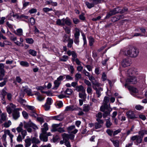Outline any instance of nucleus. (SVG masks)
I'll return each instance as SVG.
<instances>
[{"mask_svg": "<svg viewBox=\"0 0 147 147\" xmlns=\"http://www.w3.org/2000/svg\"><path fill=\"white\" fill-rule=\"evenodd\" d=\"M76 90L78 92L81 91V92H82L85 91V90L84 89L82 85L76 86Z\"/></svg>", "mask_w": 147, "mask_h": 147, "instance_id": "473e14b6", "label": "nucleus"}, {"mask_svg": "<svg viewBox=\"0 0 147 147\" xmlns=\"http://www.w3.org/2000/svg\"><path fill=\"white\" fill-rule=\"evenodd\" d=\"M4 134L3 135L2 138L4 141H5L6 138V135H8L11 140V142H13V138L14 137V135L10 132V131L8 129L5 130L4 131Z\"/></svg>", "mask_w": 147, "mask_h": 147, "instance_id": "f03ea898", "label": "nucleus"}, {"mask_svg": "<svg viewBox=\"0 0 147 147\" xmlns=\"http://www.w3.org/2000/svg\"><path fill=\"white\" fill-rule=\"evenodd\" d=\"M109 101V98L108 97L105 96L103 102V104L108 105L107 103Z\"/></svg>", "mask_w": 147, "mask_h": 147, "instance_id": "37998d69", "label": "nucleus"}, {"mask_svg": "<svg viewBox=\"0 0 147 147\" xmlns=\"http://www.w3.org/2000/svg\"><path fill=\"white\" fill-rule=\"evenodd\" d=\"M84 83L88 86V87L91 86V83L88 80L86 79H84Z\"/></svg>", "mask_w": 147, "mask_h": 147, "instance_id": "338daca9", "label": "nucleus"}, {"mask_svg": "<svg viewBox=\"0 0 147 147\" xmlns=\"http://www.w3.org/2000/svg\"><path fill=\"white\" fill-rule=\"evenodd\" d=\"M73 92V90L71 89L67 88L64 91V93L67 95H70Z\"/></svg>", "mask_w": 147, "mask_h": 147, "instance_id": "5701e85b", "label": "nucleus"}, {"mask_svg": "<svg viewBox=\"0 0 147 147\" xmlns=\"http://www.w3.org/2000/svg\"><path fill=\"white\" fill-rule=\"evenodd\" d=\"M16 80L18 83L22 84L23 83L22 80L20 76H17L16 78Z\"/></svg>", "mask_w": 147, "mask_h": 147, "instance_id": "864d4df0", "label": "nucleus"}, {"mask_svg": "<svg viewBox=\"0 0 147 147\" xmlns=\"http://www.w3.org/2000/svg\"><path fill=\"white\" fill-rule=\"evenodd\" d=\"M143 138L142 137L139 135L132 136L131 138L130 139L133 141L136 140V144L138 145V144H140L142 143Z\"/></svg>", "mask_w": 147, "mask_h": 147, "instance_id": "20e7f679", "label": "nucleus"}, {"mask_svg": "<svg viewBox=\"0 0 147 147\" xmlns=\"http://www.w3.org/2000/svg\"><path fill=\"white\" fill-rule=\"evenodd\" d=\"M52 102V99L51 98H48L46 104L51 105Z\"/></svg>", "mask_w": 147, "mask_h": 147, "instance_id": "e2e57ef3", "label": "nucleus"}, {"mask_svg": "<svg viewBox=\"0 0 147 147\" xmlns=\"http://www.w3.org/2000/svg\"><path fill=\"white\" fill-rule=\"evenodd\" d=\"M4 65L3 63H0V81L3 80V77L5 76V71L4 69Z\"/></svg>", "mask_w": 147, "mask_h": 147, "instance_id": "39448f33", "label": "nucleus"}, {"mask_svg": "<svg viewBox=\"0 0 147 147\" xmlns=\"http://www.w3.org/2000/svg\"><path fill=\"white\" fill-rule=\"evenodd\" d=\"M60 126V124H53L52 125V128L51 129V131L52 132L57 131L58 129V127Z\"/></svg>", "mask_w": 147, "mask_h": 147, "instance_id": "4468645a", "label": "nucleus"}, {"mask_svg": "<svg viewBox=\"0 0 147 147\" xmlns=\"http://www.w3.org/2000/svg\"><path fill=\"white\" fill-rule=\"evenodd\" d=\"M106 132L110 136H111L113 135V131L110 129H108L106 131Z\"/></svg>", "mask_w": 147, "mask_h": 147, "instance_id": "8fccbe9b", "label": "nucleus"}, {"mask_svg": "<svg viewBox=\"0 0 147 147\" xmlns=\"http://www.w3.org/2000/svg\"><path fill=\"white\" fill-rule=\"evenodd\" d=\"M117 13L115 8L113 10L110 11L107 13V14L105 17V19H108L111 16L114 15Z\"/></svg>", "mask_w": 147, "mask_h": 147, "instance_id": "f8f14e48", "label": "nucleus"}, {"mask_svg": "<svg viewBox=\"0 0 147 147\" xmlns=\"http://www.w3.org/2000/svg\"><path fill=\"white\" fill-rule=\"evenodd\" d=\"M26 42L29 44H32L33 43L34 40L31 38H28L26 39Z\"/></svg>", "mask_w": 147, "mask_h": 147, "instance_id": "79ce46f5", "label": "nucleus"}, {"mask_svg": "<svg viewBox=\"0 0 147 147\" xmlns=\"http://www.w3.org/2000/svg\"><path fill=\"white\" fill-rule=\"evenodd\" d=\"M130 60L128 59H125L122 60L121 62L122 66L123 67L129 66L131 64Z\"/></svg>", "mask_w": 147, "mask_h": 147, "instance_id": "6e6552de", "label": "nucleus"}, {"mask_svg": "<svg viewBox=\"0 0 147 147\" xmlns=\"http://www.w3.org/2000/svg\"><path fill=\"white\" fill-rule=\"evenodd\" d=\"M29 53L33 56H35L36 55L37 52L32 49H30L28 51Z\"/></svg>", "mask_w": 147, "mask_h": 147, "instance_id": "c9c22d12", "label": "nucleus"}, {"mask_svg": "<svg viewBox=\"0 0 147 147\" xmlns=\"http://www.w3.org/2000/svg\"><path fill=\"white\" fill-rule=\"evenodd\" d=\"M89 106L87 105H84L83 106V111L85 112L88 111L90 109Z\"/></svg>", "mask_w": 147, "mask_h": 147, "instance_id": "e433bc0d", "label": "nucleus"}, {"mask_svg": "<svg viewBox=\"0 0 147 147\" xmlns=\"http://www.w3.org/2000/svg\"><path fill=\"white\" fill-rule=\"evenodd\" d=\"M31 139L30 138H27L25 139V147H29L31 145Z\"/></svg>", "mask_w": 147, "mask_h": 147, "instance_id": "2eb2a0df", "label": "nucleus"}, {"mask_svg": "<svg viewBox=\"0 0 147 147\" xmlns=\"http://www.w3.org/2000/svg\"><path fill=\"white\" fill-rule=\"evenodd\" d=\"M127 54L126 53L125 54L127 56L132 57H135L138 55L139 51L136 47H132L128 50L127 51Z\"/></svg>", "mask_w": 147, "mask_h": 147, "instance_id": "f257e3e1", "label": "nucleus"}, {"mask_svg": "<svg viewBox=\"0 0 147 147\" xmlns=\"http://www.w3.org/2000/svg\"><path fill=\"white\" fill-rule=\"evenodd\" d=\"M135 69L133 68L129 69L127 71V74L130 76H131V75H134L135 73Z\"/></svg>", "mask_w": 147, "mask_h": 147, "instance_id": "4be33fe9", "label": "nucleus"}, {"mask_svg": "<svg viewBox=\"0 0 147 147\" xmlns=\"http://www.w3.org/2000/svg\"><path fill=\"white\" fill-rule=\"evenodd\" d=\"M74 37H79L80 35V31L79 29L76 28H75Z\"/></svg>", "mask_w": 147, "mask_h": 147, "instance_id": "72a5a7b5", "label": "nucleus"}, {"mask_svg": "<svg viewBox=\"0 0 147 147\" xmlns=\"http://www.w3.org/2000/svg\"><path fill=\"white\" fill-rule=\"evenodd\" d=\"M23 125V123L22 122H21L19 125V126L16 128V130L17 131H20L21 130H22V127Z\"/></svg>", "mask_w": 147, "mask_h": 147, "instance_id": "de8ad7c7", "label": "nucleus"}, {"mask_svg": "<svg viewBox=\"0 0 147 147\" xmlns=\"http://www.w3.org/2000/svg\"><path fill=\"white\" fill-rule=\"evenodd\" d=\"M68 42L67 44V47L69 48H71L73 43V40L72 39H69L68 41Z\"/></svg>", "mask_w": 147, "mask_h": 147, "instance_id": "09e8293b", "label": "nucleus"}, {"mask_svg": "<svg viewBox=\"0 0 147 147\" xmlns=\"http://www.w3.org/2000/svg\"><path fill=\"white\" fill-rule=\"evenodd\" d=\"M54 83L55 86L54 87L56 88V89H57V88L59 87L61 82L57 81V80H56L54 81Z\"/></svg>", "mask_w": 147, "mask_h": 147, "instance_id": "ea45409f", "label": "nucleus"}, {"mask_svg": "<svg viewBox=\"0 0 147 147\" xmlns=\"http://www.w3.org/2000/svg\"><path fill=\"white\" fill-rule=\"evenodd\" d=\"M75 126L74 125H71L68 127L67 129L69 132L71 131L72 130L74 129L75 128Z\"/></svg>", "mask_w": 147, "mask_h": 147, "instance_id": "69168bd1", "label": "nucleus"}, {"mask_svg": "<svg viewBox=\"0 0 147 147\" xmlns=\"http://www.w3.org/2000/svg\"><path fill=\"white\" fill-rule=\"evenodd\" d=\"M75 108H74L73 106H68L66 107L65 111H73L75 110Z\"/></svg>", "mask_w": 147, "mask_h": 147, "instance_id": "c85d7f7f", "label": "nucleus"}, {"mask_svg": "<svg viewBox=\"0 0 147 147\" xmlns=\"http://www.w3.org/2000/svg\"><path fill=\"white\" fill-rule=\"evenodd\" d=\"M25 93H26L28 95L32 96L33 95L32 93L31 89L27 87H23L21 90L20 96L23 97Z\"/></svg>", "mask_w": 147, "mask_h": 147, "instance_id": "7ed1b4c3", "label": "nucleus"}, {"mask_svg": "<svg viewBox=\"0 0 147 147\" xmlns=\"http://www.w3.org/2000/svg\"><path fill=\"white\" fill-rule=\"evenodd\" d=\"M144 107L143 106L140 105H136L135 107L136 109L138 110H140L142 109H143Z\"/></svg>", "mask_w": 147, "mask_h": 147, "instance_id": "0e129e2a", "label": "nucleus"}, {"mask_svg": "<svg viewBox=\"0 0 147 147\" xmlns=\"http://www.w3.org/2000/svg\"><path fill=\"white\" fill-rule=\"evenodd\" d=\"M128 88V89L130 91L134 93H137L138 92V89L134 87L131 86H129Z\"/></svg>", "mask_w": 147, "mask_h": 147, "instance_id": "aec40b11", "label": "nucleus"}, {"mask_svg": "<svg viewBox=\"0 0 147 147\" xmlns=\"http://www.w3.org/2000/svg\"><path fill=\"white\" fill-rule=\"evenodd\" d=\"M65 24L69 26H70L71 24V20L67 18H65Z\"/></svg>", "mask_w": 147, "mask_h": 147, "instance_id": "a19ab883", "label": "nucleus"}, {"mask_svg": "<svg viewBox=\"0 0 147 147\" xmlns=\"http://www.w3.org/2000/svg\"><path fill=\"white\" fill-rule=\"evenodd\" d=\"M127 116L128 118L133 119L136 118L134 112L131 111H129L126 113Z\"/></svg>", "mask_w": 147, "mask_h": 147, "instance_id": "9d476101", "label": "nucleus"}, {"mask_svg": "<svg viewBox=\"0 0 147 147\" xmlns=\"http://www.w3.org/2000/svg\"><path fill=\"white\" fill-rule=\"evenodd\" d=\"M53 119L61 121L63 119L64 117L63 115H59L53 117Z\"/></svg>", "mask_w": 147, "mask_h": 147, "instance_id": "f3484780", "label": "nucleus"}, {"mask_svg": "<svg viewBox=\"0 0 147 147\" xmlns=\"http://www.w3.org/2000/svg\"><path fill=\"white\" fill-rule=\"evenodd\" d=\"M87 92L90 94H91L92 93V90L91 87V86L88 87L87 88Z\"/></svg>", "mask_w": 147, "mask_h": 147, "instance_id": "4d7b16f0", "label": "nucleus"}, {"mask_svg": "<svg viewBox=\"0 0 147 147\" xmlns=\"http://www.w3.org/2000/svg\"><path fill=\"white\" fill-rule=\"evenodd\" d=\"M30 115H31L32 117H36L37 116V114L35 112V111H32L31 112Z\"/></svg>", "mask_w": 147, "mask_h": 147, "instance_id": "13d9d810", "label": "nucleus"}, {"mask_svg": "<svg viewBox=\"0 0 147 147\" xmlns=\"http://www.w3.org/2000/svg\"><path fill=\"white\" fill-rule=\"evenodd\" d=\"M103 90V88L101 87H99L98 88L96 89V92L97 97L99 98L101 95V92Z\"/></svg>", "mask_w": 147, "mask_h": 147, "instance_id": "a211bd4d", "label": "nucleus"}, {"mask_svg": "<svg viewBox=\"0 0 147 147\" xmlns=\"http://www.w3.org/2000/svg\"><path fill=\"white\" fill-rule=\"evenodd\" d=\"M115 8L117 13H125L127 12L128 10V9L127 8L125 7L123 8L122 9L120 8L119 7H117Z\"/></svg>", "mask_w": 147, "mask_h": 147, "instance_id": "9b49d317", "label": "nucleus"}, {"mask_svg": "<svg viewBox=\"0 0 147 147\" xmlns=\"http://www.w3.org/2000/svg\"><path fill=\"white\" fill-rule=\"evenodd\" d=\"M20 65L25 67H28L29 66V63L27 61H22L20 62Z\"/></svg>", "mask_w": 147, "mask_h": 147, "instance_id": "f704fd0d", "label": "nucleus"}, {"mask_svg": "<svg viewBox=\"0 0 147 147\" xmlns=\"http://www.w3.org/2000/svg\"><path fill=\"white\" fill-rule=\"evenodd\" d=\"M115 147H119V142L118 140H111Z\"/></svg>", "mask_w": 147, "mask_h": 147, "instance_id": "2f4dec72", "label": "nucleus"}, {"mask_svg": "<svg viewBox=\"0 0 147 147\" xmlns=\"http://www.w3.org/2000/svg\"><path fill=\"white\" fill-rule=\"evenodd\" d=\"M69 59L67 55H63L61 58H60V60L61 61L65 62L66 61Z\"/></svg>", "mask_w": 147, "mask_h": 147, "instance_id": "a18cd8bd", "label": "nucleus"}, {"mask_svg": "<svg viewBox=\"0 0 147 147\" xmlns=\"http://www.w3.org/2000/svg\"><path fill=\"white\" fill-rule=\"evenodd\" d=\"M22 114L23 116L25 119H28V115L27 113H26V111H22Z\"/></svg>", "mask_w": 147, "mask_h": 147, "instance_id": "680f3d73", "label": "nucleus"}, {"mask_svg": "<svg viewBox=\"0 0 147 147\" xmlns=\"http://www.w3.org/2000/svg\"><path fill=\"white\" fill-rule=\"evenodd\" d=\"M40 139L43 142H47L48 141V137L46 134H40Z\"/></svg>", "mask_w": 147, "mask_h": 147, "instance_id": "dca6fc26", "label": "nucleus"}, {"mask_svg": "<svg viewBox=\"0 0 147 147\" xmlns=\"http://www.w3.org/2000/svg\"><path fill=\"white\" fill-rule=\"evenodd\" d=\"M85 3L87 7L89 9L91 8L94 6V4L93 2L92 3H90L88 2H86Z\"/></svg>", "mask_w": 147, "mask_h": 147, "instance_id": "58836bf2", "label": "nucleus"}, {"mask_svg": "<svg viewBox=\"0 0 147 147\" xmlns=\"http://www.w3.org/2000/svg\"><path fill=\"white\" fill-rule=\"evenodd\" d=\"M80 98L82 99H84L86 98V94L85 93V91L80 92L79 94Z\"/></svg>", "mask_w": 147, "mask_h": 147, "instance_id": "6ab92c4d", "label": "nucleus"}, {"mask_svg": "<svg viewBox=\"0 0 147 147\" xmlns=\"http://www.w3.org/2000/svg\"><path fill=\"white\" fill-rule=\"evenodd\" d=\"M18 133H21V134H22V138L23 139H24L25 138V136L27 135V133L26 130H24L23 129H22V130H21L20 131H17Z\"/></svg>", "mask_w": 147, "mask_h": 147, "instance_id": "cd10ccee", "label": "nucleus"}, {"mask_svg": "<svg viewBox=\"0 0 147 147\" xmlns=\"http://www.w3.org/2000/svg\"><path fill=\"white\" fill-rule=\"evenodd\" d=\"M6 89L5 88L4 89L2 90L1 92V94L2 96H5L6 94L7 95V92L5 90Z\"/></svg>", "mask_w": 147, "mask_h": 147, "instance_id": "5fc2aeb1", "label": "nucleus"}, {"mask_svg": "<svg viewBox=\"0 0 147 147\" xmlns=\"http://www.w3.org/2000/svg\"><path fill=\"white\" fill-rule=\"evenodd\" d=\"M16 34L18 36H20L23 35V30L21 28L18 29L16 30V32H15Z\"/></svg>", "mask_w": 147, "mask_h": 147, "instance_id": "bb28decb", "label": "nucleus"}, {"mask_svg": "<svg viewBox=\"0 0 147 147\" xmlns=\"http://www.w3.org/2000/svg\"><path fill=\"white\" fill-rule=\"evenodd\" d=\"M44 127L41 129L42 133L40 134H46V131L48 130V125L47 123H45L43 125Z\"/></svg>", "mask_w": 147, "mask_h": 147, "instance_id": "ddd939ff", "label": "nucleus"}, {"mask_svg": "<svg viewBox=\"0 0 147 147\" xmlns=\"http://www.w3.org/2000/svg\"><path fill=\"white\" fill-rule=\"evenodd\" d=\"M102 126L101 124L97 122L96 123L94 124L95 128L96 129L100 128L102 127Z\"/></svg>", "mask_w": 147, "mask_h": 147, "instance_id": "603ef678", "label": "nucleus"}, {"mask_svg": "<svg viewBox=\"0 0 147 147\" xmlns=\"http://www.w3.org/2000/svg\"><path fill=\"white\" fill-rule=\"evenodd\" d=\"M108 105L103 104L100 108V110L102 112H104L105 109L108 108Z\"/></svg>", "mask_w": 147, "mask_h": 147, "instance_id": "4c0bfd02", "label": "nucleus"}, {"mask_svg": "<svg viewBox=\"0 0 147 147\" xmlns=\"http://www.w3.org/2000/svg\"><path fill=\"white\" fill-rule=\"evenodd\" d=\"M72 60H73L74 59L77 58V55L76 53L74 51H72Z\"/></svg>", "mask_w": 147, "mask_h": 147, "instance_id": "052dcab7", "label": "nucleus"}, {"mask_svg": "<svg viewBox=\"0 0 147 147\" xmlns=\"http://www.w3.org/2000/svg\"><path fill=\"white\" fill-rule=\"evenodd\" d=\"M3 80L4 81L1 82H0V87H3L5 86L7 82V78L3 77Z\"/></svg>", "mask_w": 147, "mask_h": 147, "instance_id": "393cba45", "label": "nucleus"}, {"mask_svg": "<svg viewBox=\"0 0 147 147\" xmlns=\"http://www.w3.org/2000/svg\"><path fill=\"white\" fill-rule=\"evenodd\" d=\"M31 140L32 143L38 144L40 142V141L38 139L35 137L32 138Z\"/></svg>", "mask_w": 147, "mask_h": 147, "instance_id": "7c9ffc66", "label": "nucleus"}, {"mask_svg": "<svg viewBox=\"0 0 147 147\" xmlns=\"http://www.w3.org/2000/svg\"><path fill=\"white\" fill-rule=\"evenodd\" d=\"M138 134L143 138L145 134H147V131L145 130H142L138 132Z\"/></svg>", "mask_w": 147, "mask_h": 147, "instance_id": "c756f323", "label": "nucleus"}, {"mask_svg": "<svg viewBox=\"0 0 147 147\" xmlns=\"http://www.w3.org/2000/svg\"><path fill=\"white\" fill-rule=\"evenodd\" d=\"M94 42V39L92 37L90 38L89 40V44L90 46H92Z\"/></svg>", "mask_w": 147, "mask_h": 147, "instance_id": "6e6d98bb", "label": "nucleus"}, {"mask_svg": "<svg viewBox=\"0 0 147 147\" xmlns=\"http://www.w3.org/2000/svg\"><path fill=\"white\" fill-rule=\"evenodd\" d=\"M11 124L12 123L11 121L9 120L7 121H5L3 124V125L5 127L7 128L9 127L11 125Z\"/></svg>", "mask_w": 147, "mask_h": 147, "instance_id": "a878e982", "label": "nucleus"}, {"mask_svg": "<svg viewBox=\"0 0 147 147\" xmlns=\"http://www.w3.org/2000/svg\"><path fill=\"white\" fill-rule=\"evenodd\" d=\"M69 39L68 36L65 34L63 38V42H65L66 41H67L69 40Z\"/></svg>", "mask_w": 147, "mask_h": 147, "instance_id": "3c124183", "label": "nucleus"}, {"mask_svg": "<svg viewBox=\"0 0 147 147\" xmlns=\"http://www.w3.org/2000/svg\"><path fill=\"white\" fill-rule=\"evenodd\" d=\"M47 3L48 4H51L53 6H56L57 5V3L56 2H53L52 1H47Z\"/></svg>", "mask_w": 147, "mask_h": 147, "instance_id": "c03bdc74", "label": "nucleus"}, {"mask_svg": "<svg viewBox=\"0 0 147 147\" xmlns=\"http://www.w3.org/2000/svg\"><path fill=\"white\" fill-rule=\"evenodd\" d=\"M7 119V114L6 113H2L0 115V123H2L6 121Z\"/></svg>", "mask_w": 147, "mask_h": 147, "instance_id": "1a4fd4ad", "label": "nucleus"}, {"mask_svg": "<svg viewBox=\"0 0 147 147\" xmlns=\"http://www.w3.org/2000/svg\"><path fill=\"white\" fill-rule=\"evenodd\" d=\"M137 80L136 77L130 76L126 80V82L129 84H134L137 83Z\"/></svg>", "mask_w": 147, "mask_h": 147, "instance_id": "423d86ee", "label": "nucleus"}, {"mask_svg": "<svg viewBox=\"0 0 147 147\" xmlns=\"http://www.w3.org/2000/svg\"><path fill=\"white\" fill-rule=\"evenodd\" d=\"M64 29L65 30V32L67 34H69L70 32L71 28L69 27L65 26L63 27Z\"/></svg>", "mask_w": 147, "mask_h": 147, "instance_id": "49530a36", "label": "nucleus"}, {"mask_svg": "<svg viewBox=\"0 0 147 147\" xmlns=\"http://www.w3.org/2000/svg\"><path fill=\"white\" fill-rule=\"evenodd\" d=\"M18 101L21 104H23L25 103L26 102L25 100L24 99H22L21 98H19L18 100Z\"/></svg>", "mask_w": 147, "mask_h": 147, "instance_id": "774afa93", "label": "nucleus"}, {"mask_svg": "<svg viewBox=\"0 0 147 147\" xmlns=\"http://www.w3.org/2000/svg\"><path fill=\"white\" fill-rule=\"evenodd\" d=\"M23 139L22 138V136L20 134H19L17 138V141L18 142H21L22 141Z\"/></svg>", "mask_w": 147, "mask_h": 147, "instance_id": "bf43d9fd", "label": "nucleus"}, {"mask_svg": "<svg viewBox=\"0 0 147 147\" xmlns=\"http://www.w3.org/2000/svg\"><path fill=\"white\" fill-rule=\"evenodd\" d=\"M20 108H16L14 109L13 113V118L16 120L20 117V113L19 111L21 110Z\"/></svg>", "mask_w": 147, "mask_h": 147, "instance_id": "0eeeda50", "label": "nucleus"}, {"mask_svg": "<svg viewBox=\"0 0 147 147\" xmlns=\"http://www.w3.org/2000/svg\"><path fill=\"white\" fill-rule=\"evenodd\" d=\"M62 136L63 140V141L65 142L68 141L69 140V134L64 133L62 134Z\"/></svg>", "mask_w": 147, "mask_h": 147, "instance_id": "412c9836", "label": "nucleus"}, {"mask_svg": "<svg viewBox=\"0 0 147 147\" xmlns=\"http://www.w3.org/2000/svg\"><path fill=\"white\" fill-rule=\"evenodd\" d=\"M106 126L107 128H110L112 125V123L111 121L110 118H109V119H106Z\"/></svg>", "mask_w": 147, "mask_h": 147, "instance_id": "b1692460", "label": "nucleus"}]
</instances>
